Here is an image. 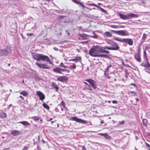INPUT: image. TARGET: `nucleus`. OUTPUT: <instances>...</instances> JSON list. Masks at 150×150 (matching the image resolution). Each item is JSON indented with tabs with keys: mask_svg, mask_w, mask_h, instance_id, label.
I'll list each match as a JSON object with an SVG mask.
<instances>
[{
	"mask_svg": "<svg viewBox=\"0 0 150 150\" xmlns=\"http://www.w3.org/2000/svg\"><path fill=\"white\" fill-rule=\"evenodd\" d=\"M33 59L36 60L37 62L41 61L43 62H48L50 64H52V62L48 57L43 54L35 53L33 54L32 55Z\"/></svg>",
	"mask_w": 150,
	"mask_h": 150,
	"instance_id": "obj_1",
	"label": "nucleus"
},
{
	"mask_svg": "<svg viewBox=\"0 0 150 150\" xmlns=\"http://www.w3.org/2000/svg\"><path fill=\"white\" fill-rule=\"evenodd\" d=\"M61 67H63L64 68H68L69 67L68 66H66L64 65L63 63L62 62L59 65V67H56L54 68L53 69V71L57 74H62V71L64 72H67V73H69V71L67 69H65L62 68Z\"/></svg>",
	"mask_w": 150,
	"mask_h": 150,
	"instance_id": "obj_2",
	"label": "nucleus"
},
{
	"mask_svg": "<svg viewBox=\"0 0 150 150\" xmlns=\"http://www.w3.org/2000/svg\"><path fill=\"white\" fill-rule=\"evenodd\" d=\"M100 46H93L89 50L88 54L91 56L97 57L100 53Z\"/></svg>",
	"mask_w": 150,
	"mask_h": 150,
	"instance_id": "obj_3",
	"label": "nucleus"
},
{
	"mask_svg": "<svg viewBox=\"0 0 150 150\" xmlns=\"http://www.w3.org/2000/svg\"><path fill=\"white\" fill-rule=\"evenodd\" d=\"M120 17L123 20H129L134 17H137L138 16L137 15L132 13H128L127 15H124L121 13H119Z\"/></svg>",
	"mask_w": 150,
	"mask_h": 150,
	"instance_id": "obj_4",
	"label": "nucleus"
},
{
	"mask_svg": "<svg viewBox=\"0 0 150 150\" xmlns=\"http://www.w3.org/2000/svg\"><path fill=\"white\" fill-rule=\"evenodd\" d=\"M11 51V47L7 46L4 49L0 50V56H6L10 54Z\"/></svg>",
	"mask_w": 150,
	"mask_h": 150,
	"instance_id": "obj_5",
	"label": "nucleus"
},
{
	"mask_svg": "<svg viewBox=\"0 0 150 150\" xmlns=\"http://www.w3.org/2000/svg\"><path fill=\"white\" fill-rule=\"evenodd\" d=\"M112 32L117 34L121 36H128L129 35V33L126 30L115 31L112 30Z\"/></svg>",
	"mask_w": 150,
	"mask_h": 150,
	"instance_id": "obj_6",
	"label": "nucleus"
},
{
	"mask_svg": "<svg viewBox=\"0 0 150 150\" xmlns=\"http://www.w3.org/2000/svg\"><path fill=\"white\" fill-rule=\"evenodd\" d=\"M70 120L72 121H74L83 124H86L87 123V121L81 119L76 117H71L70 118Z\"/></svg>",
	"mask_w": 150,
	"mask_h": 150,
	"instance_id": "obj_7",
	"label": "nucleus"
},
{
	"mask_svg": "<svg viewBox=\"0 0 150 150\" xmlns=\"http://www.w3.org/2000/svg\"><path fill=\"white\" fill-rule=\"evenodd\" d=\"M86 81L88 82L94 89H95L97 88V86L95 81L91 79H86Z\"/></svg>",
	"mask_w": 150,
	"mask_h": 150,
	"instance_id": "obj_8",
	"label": "nucleus"
},
{
	"mask_svg": "<svg viewBox=\"0 0 150 150\" xmlns=\"http://www.w3.org/2000/svg\"><path fill=\"white\" fill-rule=\"evenodd\" d=\"M110 47L111 48L110 50H118L120 48L118 44L113 41H112V44Z\"/></svg>",
	"mask_w": 150,
	"mask_h": 150,
	"instance_id": "obj_9",
	"label": "nucleus"
},
{
	"mask_svg": "<svg viewBox=\"0 0 150 150\" xmlns=\"http://www.w3.org/2000/svg\"><path fill=\"white\" fill-rule=\"evenodd\" d=\"M35 64L37 66L41 68L47 69H50L49 66L46 64L44 63H39L38 62H36Z\"/></svg>",
	"mask_w": 150,
	"mask_h": 150,
	"instance_id": "obj_10",
	"label": "nucleus"
},
{
	"mask_svg": "<svg viewBox=\"0 0 150 150\" xmlns=\"http://www.w3.org/2000/svg\"><path fill=\"white\" fill-rule=\"evenodd\" d=\"M36 94L39 97L40 100H42L45 99V95L41 91H37L36 92Z\"/></svg>",
	"mask_w": 150,
	"mask_h": 150,
	"instance_id": "obj_11",
	"label": "nucleus"
},
{
	"mask_svg": "<svg viewBox=\"0 0 150 150\" xmlns=\"http://www.w3.org/2000/svg\"><path fill=\"white\" fill-rule=\"evenodd\" d=\"M20 131L16 130H13L11 132V134L14 136H18L21 134Z\"/></svg>",
	"mask_w": 150,
	"mask_h": 150,
	"instance_id": "obj_12",
	"label": "nucleus"
},
{
	"mask_svg": "<svg viewBox=\"0 0 150 150\" xmlns=\"http://www.w3.org/2000/svg\"><path fill=\"white\" fill-rule=\"evenodd\" d=\"M124 42L130 45H132L133 44V42L131 39H124Z\"/></svg>",
	"mask_w": 150,
	"mask_h": 150,
	"instance_id": "obj_13",
	"label": "nucleus"
},
{
	"mask_svg": "<svg viewBox=\"0 0 150 150\" xmlns=\"http://www.w3.org/2000/svg\"><path fill=\"white\" fill-rule=\"evenodd\" d=\"M146 63H142L141 64V65L142 67L146 68H149L150 67V64L149 63L148 59H146Z\"/></svg>",
	"mask_w": 150,
	"mask_h": 150,
	"instance_id": "obj_14",
	"label": "nucleus"
},
{
	"mask_svg": "<svg viewBox=\"0 0 150 150\" xmlns=\"http://www.w3.org/2000/svg\"><path fill=\"white\" fill-rule=\"evenodd\" d=\"M68 79L67 77L65 76H61L57 79V80L58 81H61L62 82H64L65 81H67Z\"/></svg>",
	"mask_w": 150,
	"mask_h": 150,
	"instance_id": "obj_15",
	"label": "nucleus"
},
{
	"mask_svg": "<svg viewBox=\"0 0 150 150\" xmlns=\"http://www.w3.org/2000/svg\"><path fill=\"white\" fill-rule=\"evenodd\" d=\"M81 57H76L75 59H72L70 60V61H73L76 63L78 62H81Z\"/></svg>",
	"mask_w": 150,
	"mask_h": 150,
	"instance_id": "obj_16",
	"label": "nucleus"
},
{
	"mask_svg": "<svg viewBox=\"0 0 150 150\" xmlns=\"http://www.w3.org/2000/svg\"><path fill=\"white\" fill-rule=\"evenodd\" d=\"M7 117V115L6 113L2 110H0V118H5Z\"/></svg>",
	"mask_w": 150,
	"mask_h": 150,
	"instance_id": "obj_17",
	"label": "nucleus"
},
{
	"mask_svg": "<svg viewBox=\"0 0 150 150\" xmlns=\"http://www.w3.org/2000/svg\"><path fill=\"white\" fill-rule=\"evenodd\" d=\"M100 134L104 137L107 139H110L111 138V137L106 133L104 134L100 133Z\"/></svg>",
	"mask_w": 150,
	"mask_h": 150,
	"instance_id": "obj_18",
	"label": "nucleus"
},
{
	"mask_svg": "<svg viewBox=\"0 0 150 150\" xmlns=\"http://www.w3.org/2000/svg\"><path fill=\"white\" fill-rule=\"evenodd\" d=\"M135 59L138 62H141L140 55L138 54H135L134 56Z\"/></svg>",
	"mask_w": 150,
	"mask_h": 150,
	"instance_id": "obj_19",
	"label": "nucleus"
},
{
	"mask_svg": "<svg viewBox=\"0 0 150 150\" xmlns=\"http://www.w3.org/2000/svg\"><path fill=\"white\" fill-rule=\"evenodd\" d=\"M103 49L102 47L100 46V53H105L106 54H108L109 53V52L108 51L106 50Z\"/></svg>",
	"mask_w": 150,
	"mask_h": 150,
	"instance_id": "obj_20",
	"label": "nucleus"
},
{
	"mask_svg": "<svg viewBox=\"0 0 150 150\" xmlns=\"http://www.w3.org/2000/svg\"><path fill=\"white\" fill-rule=\"evenodd\" d=\"M104 37H110L112 36V33L109 32H105L104 33Z\"/></svg>",
	"mask_w": 150,
	"mask_h": 150,
	"instance_id": "obj_21",
	"label": "nucleus"
},
{
	"mask_svg": "<svg viewBox=\"0 0 150 150\" xmlns=\"http://www.w3.org/2000/svg\"><path fill=\"white\" fill-rule=\"evenodd\" d=\"M97 57H105L107 58H109V56L108 55L104 54H98Z\"/></svg>",
	"mask_w": 150,
	"mask_h": 150,
	"instance_id": "obj_22",
	"label": "nucleus"
},
{
	"mask_svg": "<svg viewBox=\"0 0 150 150\" xmlns=\"http://www.w3.org/2000/svg\"><path fill=\"white\" fill-rule=\"evenodd\" d=\"M52 86L56 89V91H57L59 89V87L54 82H52Z\"/></svg>",
	"mask_w": 150,
	"mask_h": 150,
	"instance_id": "obj_23",
	"label": "nucleus"
},
{
	"mask_svg": "<svg viewBox=\"0 0 150 150\" xmlns=\"http://www.w3.org/2000/svg\"><path fill=\"white\" fill-rule=\"evenodd\" d=\"M19 123L22 124L24 126L30 125V124L28 123L27 122L25 121L20 122Z\"/></svg>",
	"mask_w": 150,
	"mask_h": 150,
	"instance_id": "obj_24",
	"label": "nucleus"
},
{
	"mask_svg": "<svg viewBox=\"0 0 150 150\" xmlns=\"http://www.w3.org/2000/svg\"><path fill=\"white\" fill-rule=\"evenodd\" d=\"M147 120L145 118H144L142 119V122L143 123V125L144 126H146L147 125Z\"/></svg>",
	"mask_w": 150,
	"mask_h": 150,
	"instance_id": "obj_25",
	"label": "nucleus"
},
{
	"mask_svg": "<svg viewBox=\"0 0 150 150\" xmlns=\"http://www.w3.org/2000/svg\"><path fill=\"white\" fill-rule=\"evenodd\" d=\"M42 105L43 107L47 109V110H49L50 109V107L49 106L46 104L45 103H43L42 104Z\"/></svg>",
	"mask_w": 150,
	"mask_h": 150,
	"instance_id": "obj_26",
	"label": "nucleus"
},
{
	"mask_svg": "<svg viewBox=\"0 0 150 150\" xmlns=\"http://www.w3.org/2000/svg\"><path fill=\"white\" fill-rule=\"evenodd\" d=\"M20 94H22L24 96H26L28 95V93L25 91H23L20 93Z\"/></svg>",
	"mask_w": 150,
	"mask_h": 150,
	"instance_id": "obj_27",
	"label": "nucleus"
},
{
	"mask_svg": "<svg viewBox=\"0 0 150 150\" xmlns=\"http://www.w3.org/2000/svg\"><path fill=\"white\" fill-rule=\"evenodd\" d=\"M83 2H81L80 1L79 3V4L78 5H79V7L81 9H82L83 7H84V5L83 4Z\"/></svg>",
	"mask_w": 150,
	"mask_h": 150,
	"instance_id": "obj_28",
	"label": "nucleus"
},
{
	"mask_svg": "<svg viewBox=\"0 0 150 150\" xmlns=\"http://www.w3.org/2000/svg\"><path fill=\"white\" fill-rule=\"evenodd\" d=\"M31 118L35 121L39 120L40 119L39 117H38L37 116H34L33 117H31Z\"/></svg>",
	"mask_w": 150,
	"mask_h": 150,
	"instance_id": "obj_29",
	"label": "nucleus"
},
{
	"mask_svg": "<svg viewBox=\"0 0 150 150\" xmlns=\"http://www.w3.org/2000/svg\"><path fill=\"white\" fill-rule=\"evenodd\" d=\"M114 40L118 41L120 42H124V39H120L118 38H115Z\"/></svg>",
	"mask_w": 150,
	"mask_h": 150,
	"instance_id": "obj_30",
	"label": "nucleus"
},
{
	"mask_svg": "<svg viewBox=\"0 0 150 150\" xmlns=\"http://www.w3.org/2000/svg\"><path fill=\"white\" fill-rule=\"evenodd\" d=\"M86 4L88 5L89 6H94L96 7H98V6L96 4H95L93 3V4H88V3H86Z\"/></svg>",
	"mask_w": 150,
	"mask_h": 150,
	"instance_id": "obj_31",
	"label": "nucleus"
},
{
	"mask_svg": "<svg viewBox=\"0 0 150 150\" xmlns=\"http://www.w3.org/2000/svg\"><path fill=\"white\" fill-rule=\"evenodd\" d=\"M73 64V65L70 66L69 68L71 69H74L76 68V65L74 64Z\"/></svg>",
	"mask_w": 150,
	"mask_h": 150,
	"instance_id": "obj_32",
	"label": "nucleus"
},
{
	"mask_svg": "<svg viewBox=\"0 0 150 150\" xmlns=\"http://www.w3.org/2000/svg\"><path fill=\"white\" fill-rule=\"evenodd\" d=\"M72 1L74 3H75L78 5L79 4V3L80 2V1L77 0H72Z\"/></svg>",
	"mask_w": 150,
	"mask_h": 150,
	"instance_id": "obj_33",
	"label": "nucleus"
},
{
	"mask_svg": "<svg viewBox=\"0 0 150 150\" xmlns=\"http://www.w3.org/2000/svg\"><path fill=\"white\" fill-rule=\"evenodd\" d=\"M98 8H100L101 10V11L103 12V13H107V11H106L105 10H104V9H103V8H101V7H99L98 6V7H97Z\"/></svg>",
	"mask_w": 150,
	"mask_h": 150,
	"instance_id": "obj_34",
	"label": "nucleus"
},
{
	"mask_svg": "<svg viewBox=\"0 0 150 150\" xmlns=\"http://www.w3.org/2000/svg\"><path fill=\"white\" fill-rule=\"evenodd\" d=\"M127 93L129 95H130V94H134V95H136V93L135 92H134L133 91H129Z\"/></svg>",
	"mask_w": 150,
	"mask_h": 150,
	"instance_id": "obj_35",
	"label": "nucleus"
},
{
	"mask_svg": "<svg viewBox=\"0 0 150 150\" xmlns=\"http://www.w3.org/2000/svg\"><path fill=\"white\" fill-rule=\"evenodd\" d=\"M103 49H107L108 50H110L111 49L110 47H108L107 46H105L104 47H102Z\"/></svg>",
	"mask_w": 150,
	"mask_h": 150,
	"instance_id": "obj_36",
	"label": "nucleus"
},
{
	"mask_svg": "<svg viewBox=\"0 0 150 150\" xmlns=\"http://www.w3.org/2000/svg\"><path fill=\"white\" fill-rule=\"evenodd\" d=\"M93 34H94L93 35L91 36V37L95 39L97 38H98V35L94 33H93Z\"/></svg>",
	"mask_w": 150,
	"mask_h": 150,
	"instance_id": "obj_37",
	"label": "nucleus"
},
{
	"mask_svg": "<svg viewBox=\"0 0 150 150\" xmlns=\"http://www.w3.org/2000/svg\"><path fill=\"white\" fill-rule=\"evenodd\" d=\"M88 9V8L84 6V7H83L82 9L84 10V11L88 12L87 10Z\"/></svg>",
	"mask_w": 150,
	"mask_h": 150,
	"instance_id": "obj_38",
	"label": "nucleus"
},
{
	"mask_svg": "<svg viewBox=\"0 0 150 150\" xmlns=\"http://www.w3.org/2000/svg\"><path fill=\"white\" fill-rule=\"evenodd\" d=\"M146 36L147 35L145 34V33H144L142 37V39L144 40H145L146 37Z\"/></svg>",
	"mask_w": 150,
	"mask_h": 150,
	"instance_id": "obj_39",
	"label": "nucleus"
},
{
	"mask_svg": "<svg viewBox=\"0 0 150 150\" xmlns=\"http://www.w3.org/2000/svg\"><path fill=\"white\" fill-rule=\"evenodd\" d=\"M144 58H146V59H148L147 58V56L146 54V52L145 50H144Z\"/></svg>",
	"mask_w": 150,
	"mask_h": 150,
	"instance_id": "obj_40",
	"label": "nucleus"
},
{
	"mask_svg": "<svg viewBox=\"0 0 150 150\" xmlns=\"http://www.w3.org/2000/svg\"><path fill=\"white\" fill-rule=\"evenodd\" d=\"M33 35V33H28L26 35L27 36L29 37V36H31Z\"/></svg>",
	"mask_w": 150,
	"mask_h": 150,
	"instance_id": "obj_41",
	"label": "nucleus"
},
{
	"mask_svg": "<svg viewBox=\"0 0 150 150\" xmlns=\"http://www.w3.org/2000/svg\"><path fill=\"white\" fill-rule=\"evenodd\" d=\"M28 147L26 146H25L23 148L22 150H28Z\"/></svg>",
	"mask_w": 150,
	"mask_h": 150,
	"instance_id": "obj_42",
	"label": "nucleus"
},
{
	"mask_svg": "<svg viewBox=\"0 0 150 150\" xmlns=\"http://www.w3.org/2000/svg\"><path fill=\"white\" fill-rule=\"evenodd\" d=\"M20 35H21V37L22 38V39H23V40H25V37H24L23 36V34H22V33H21Z\"/></svg>",
	"mask_w": 150,
	"mask_h": 150,
	"instance_id": "obj_43",
	"label": "nucleus"
},
{
	"mask_svg": "<svg viewBox=\"0 0 150 150\" xmlns=\"http://www.w3.org/2000/svg\"><path fill=\"white\" fill-rule=\"evenodd\" d=\"M112 103H113L116 104L117 103V101L116 100H114L112 101Z\"/></svg>",
	"mask_w": 150,
	"mask_h": 150,
	"instance_id": "obj_44",
	"label": "nucleus"
},
{
	"mask_svg": "<svg viewBox=\"0 0 150 150\" xmlns=\"http://www.w3.org/2000/svg\"><path fill=\"white\" fill-rule=\"evenodd\" d=\"M53 49L54 50H55L56 51H58L59 50L56 47H53Z\"/></svg>",
	"mask_w": 150,
	"mask_h": 150,
	"instance_id": "obj_45",
	"label": "nucleus"
},
{
	"mask_svg": "<svg viewBox=\"0 0 150 150\" xmlns=\"http://www.w3.org/2000/svg\"><path fill=\"white\" fill-rule=\"evenodd\" d=\"M83 83L87 85L90 88V86L88 84V83H87L86 82H83Z\"/></svg>",
	"mask_w": 150,
	"mask_h": 150,
	"instance_id": "obj_46",
	"label": "nucleus"
},
{
	"mask_svg": "<svg viewBox=\"0 0 150 150\" xmlns=\"http://www.w3.org/2000/svg\"><path fill=\"white\" fill-rule=\"evenodd\" d=\"M107 42L108 44H109L110 45H111L112 44V41L111 42L108 41Z\"/></svg>",
	"mask_w": 150,
	"mask_h": 150,
	"instance_id": "obj_47",
	"label": "nucleus"
},
{
	"mask_svg": "<svg viewBox=\"0 0 150 150\" xmlns=\"http://www.w3.org/2000/svg\"><path fill=\"white\" fill-rule=\"evenodd\" d=\"M82 150H86V149L84 146H83L82 147Z\"/></svg>",
	"mask_w": 150,
	"mask_h": 150,
	"instance_id": "obj_48",
	"label": "nucleus"
},
{
	"mask_svg": "<svg viewBox=\"0 0 150 150\" xmlns=\"http://www.w3.org/2000/svg\"><path fill=\"white\" fill-rule=\"evenodd\" d=\"M109 67H107L106 70H105V71L106 72H108L109 71Z\"/></svg>",
	"mask_w": 150,
	"mask_h": 150,
	"instance_id": "obj_49",
	"label": "nucleus"
},
{
	"mask_svg": "<svg viewBox=\"0 0 150 150\" xmlns=\"http://www.w3.org/2000/svg\"><path fill=\"white\" fill-rule=\"evenodd\" d=\"M117 27V26L113 25L111 26V27L114 28H116V27Z\"/></svg>",
	"mask_w": 150,
	"mask_h": 150,
	"instance_id": "obj_50",
	"label": "nucleus"
},
{
	"mask_svg": "<svg viewBox=\"0 0 150 150\" xmlns=\"http://www.w3.org/2000/svg\"><path fill=\"white\" fill-rule=\"evenodd\" d=\"M65 32L66 33H67V34L68 35V36H69L70 33L67 30H65Z\"/></svg>",
	"mask_w": 150,
	"mask_h": 150,
	"instance_id": "obj_51",
	"label": "nucleus"
},
{
	"mask_svg": "<svg viewBox=\"0 0 150 150\" xmlns=\"http://www.w3.org/2000/svg\"><path fill=\"white\" fill-rule=\"evenodd\" d=\"M124 122V120H122V121L119 122V123L120 124H122Z\"/></svg>",
	"mask_w": 150,
	"mask_h": 150,
	"instance_id": "obj_52",
	"label": "nucleus"
},
{
	"mask_svg": "<svg viewBox=\"0 0 150 150\" xmlns=\"http://www.w3.org/2000/svg\"><path fill=\"white\" fill-rule=\"evenodd\" d=\"M145 144H146L147 146L148 147H150V145L148 144L146 142Z\"/></svg>",
	"mask_w": 150,
	"mask_h": 150,
	"instance_id": "obj_53",
	"label": "nucleus"
},
{
	"mask_svg": "<svg viewBox=\"0 0 150 150\" xmlns=\"http://www.w3.org/2000/svg\"><path fill=\"white\" fill-rule=\"evenodd\" d=\"M140 50H138L137 53H136V54H138L139 55H140Z\"/></svg>",
	"mask_w": 150,
	"mask_h": 150,
	"instance_id": "obj_54",
	"label": "nucleus"
},
{
	"mask_svg": "<svg viewBox=\"0 0 150 150\" xmlns=\"http://www.w3.org/2000/svg\"><path fill=\"white\" fill-rule=\"evenodd\" d=\"M9 149H10V148H7L4 149L2 150H9Z\"/></svg>",
	"mask_w": 150,
	"mask_h": 150,
	"instance_id": "obj_55",
	"label": "nucleus"
},
{
	"mask_svg": "<svg viewBox=\"0 0 150 150\" xmlns=\"http://www.w3.org/2000/svg\"><path fill=\"white\" fill-rule=\"evenodd\" d=\"M19 97L21 98L22 100H24V98L22 96H20Z\"/></svg>",
	"mask_w": 150,
	"mask_h": 150,
	"instance_id": "obj_56",
	"label": "nucleus"
},
{
	"mask_svg": "<svg viewBox=\"0 0 150 150\" xmlns=\"http://www.w3.org/2000/svg\"><path fill=\"white\" fill-rule=\"evenodd\" d=\"M119 27L120 28H125V26L123 25H121Z\"/></svg>",
	"mask_w": 150,
	"mask_h": 150,
	"instance_id": "obj_57",
	"label": "nucleus"
},
{
	"mask_svg": "<svg viewBox=\"0 0 150 150\" xmlns=\"http://www.w3.org/2000/svg\"><path fill=\"white\" fill-rule=\"evenodd\" d=\"M131 85H133V86H136V85L135 84H134V83H131Z\"/></svg>",
	"mask_w": 150,
	"mask_h": 150,
	"instance_id": "obj_58",
	"label": "nucleus"
},
{
	"mask_svg": "<svg viewBox=\"0 0 150 150\" xmlns=\"http://www.w3.org/2000/svg\"><path fill=\"white\" fill-rule=\"evenodd\" d=\"M108 67H112V65H110L109 66H108Z\"/></svg>",
	"mask_w": 150,
	"mask_h": 150,
	"instance_id": "obj_59",
	"label": "nucleus"
},
{
	"mask_svg": "<svg viewBox=\"0 0 150 150\" xmlns=\"http://www.w3.org/2000/svg\"><path fill=\"white\" fill-rule=\"evenodd\" d=\"M135 99L136 100V101H139V99L137 98H136Z\"/></svg>",
	"mask_w": 150,
	"mask_h": 150,
	"instance_id": "obj_60",
	"label": "nucleus"
},
{
	"mask_svg": "<svg viewBox=\"0 0 150 150\" xmlns=\"http://www.w3.org/2000/svg\"><path fill=\"white\" fill-rule=\"evenodd\" d=\"M88 9H89L90 11H91L92 9L88 8Z\"/></svg>",
	"mask_w": 150,
	"mask_h": 150,
	"instance_id": "obj_61",
	"label": "nucleus"
},
{
	"mask_svg": "<svg viewBox=\"0 0 150 150\" xmlns=\"http://www.w3.org/2000/svg\"><path fill=\"white\" fill-rule=\"evenodd\" d=\"M103 121H101L100 122V123H101V124H103Z\"/></svg>",
	"mask_w": 150,
	"mask_h": 150,
	"instance_id": "obj_62",
	"label": "nucleus"
},
{
	"mask_svg": "<svg viewBox=\"0 0 150 150\" xmlns=\"http://www.w3.org/2000/svg\"><path fill=\"white\" fill-rule=\"evenodd\" d=\"M52 120V118H50V121H51V120Z\"/></svg>",
	"mask_w": 150,
	"mask_h": 150,
	"instance_id": "obj_63",
	"label": "nucleus"
},
{
	"mask_svg": "<svg viewBox=\"0 0 150 150\" xmlns=\"http://www.w3.org/2000/svg\"><path fill=\"white\" fill-rule=\"evenodd\" d=\"M54 121H51V122L52 123H54Z\"/></svg>",
	"mask_w": 150,
	"mask_h": 150,
	"instance_id": "obj_64",
	"label": "nucleus"
}]
</instances>
